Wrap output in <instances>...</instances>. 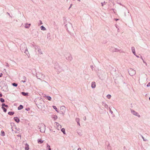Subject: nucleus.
Returning <instances> with one entry per match:
<instances>
[{
	"mask_svg": "<svg viewBox=\"0 0 150 150\" xmlns=\"http://www.w3.org/2000/svg\"><path fill=\"white\" fill-rule=\"evenodd\" d=\"M65 28L67 30L70 34L72 33L74 31V29L72 25L70 23L68 22L65 25Z\"/></svg>",
	"mask_w": 150,
	"mask_h": 150,
	"instance_id": "obj_1",
	"label": "nucleus"
},
{
	"mask_svg": "<svg viewBox=\"0 0 150 150\" xmlns=\"http://www.w3.org/2000/svg\"><path fill=\"white\" fill-rule=\"evenodd\" d=\"M110 51L112 52H122V50L120 49V48L117 47H111L110 48Z\"/></svg>",
	"mask_w": 150,
	"mask_h": 150,
	"instance_id": "obj_2",
	"label": "nucleus"
},
{
	"mask_svg": "<svg viewBox=\"0 0 150 150\" xmlns=\"http://www.w3.org/2000/svg\"><path fill=\"white\" fill-rule=\"evenodd\" d=\"M64 57L69 62L71 61L73 59L72 55L69 53H67L65 54L64 55Z\"/></svg>",
	"mask_w": 150,
	"mask_h": 150,
	"instance_id": "obj_3",
	"label": "nucleus"
},
{
	"mask_svg": "<svg viewBox=\"0 0 150 150\" xmlns=\"http://www.w3.org/2000/svg\"><path fill=\"white\" fill-rule=\"evenodd\" d=\"M38 127L40 129V131L41 132H44L45 130V126L43 124H39Z\"/></svg>",
	"mask_w": 150,
	"mask_h": 150,
	"instance_id": "obj_4",
	"label": "nucleus"
},
{
	"mask_svg": "<svg viewBox=\"0 0 150 150\" xmlns=\"http://www.w3.org/2000/svg\"><path fill=\"white\" fill-rule=\"evenodd\" d=\"M131 112L132 115L137 117H138L139 118L141 117V116L139 113L134 110H131Z\"/></svg>",
	"mask_w": 150,
	"mask_h": 150,
	"instance_id": "obj_5",
	"label": "nucleus"
},
{
	"mask_svg": "<svg viewBox=\"0 0 150 150\" xmlns=\"http://www.w3.org/2000/svg\"><path fill=\"white\" fill-rule=\"evenodd\" d=\"M129 74L131 76H133L136 74V71L133 69H130L129 71Z\"/></svg>",
	"mask_w": 150,
	"mask_h": 150,
	"instance_id": "obj_6",
	"label": "nucleus"
},
{
	"mask_svg": "<svg viewBox=\"0 0 150 150\" xmlns=\"http://www.w3.org/2000/svg\"><path fill=\"white\" fill-rule=\"evenodd\" d=\"M35 50L36 51H37L38 52L39 54H42V51L40 49V47L39 46H35Z\"/></svg>",
	"mask_w": 150,
	"mask_h": 150,
	"instance_id": "obj_7",
	"label": "nucleus"
},
{
	"mask_svg": "<svg viewBox=\"0 0 150 150\" xmlns=\"http://www.w3.org/2000/svg\"><path fill=\"white\" fill-rule=\"evenodd\" d=\"M66 108L64 106H62L61 107V114L64 115L65 112Z\"/></svg>",
	"mask_w": 150,
	"mask_h": 150,
	"instance_id": "obj_8",
	"label": "nucleus"
},
{
	"mask_svg": "<svg viewBox=\"0 0 150 150\" xmlns=\"http://www.w3.org/2000/svg\"><path fill=\"white\" fill-rule=\"evenodd\" d=\"M27 47L25 43L22 44L20 47L21 50L22 51L23 50Z\"/></svg>",
	"mask_w": 150,
	"mask_h": 150,
	"instance_id": "obj_9",
	"label": "nucleus"
},
{
	"mask_svg": "<svg viewBox=\"0 0 150 150\" xmlns=\"http://www.w3.org/2000/svg\"><path fill=\"white\" fill-rule=\"evenodd\" d=\"M131 50H132V53L134 54V55H136L135 50V48L134 47H131Z\"/></svg>",
	"mask_w": 150,
	"mask_h": 150,
	"instance_id": "obj_10",
	"label": "nucleus"
},
{
	"mask_svg": "<svg viewBox=\"0 0 150 150\" xmlns=\"http://www.w3.org/2000/svg\"><path fill=\"white\" fill-rule=\"evenodd\" d=\"M3 90L5 92H8V89L7 86H5L2 88Z\"/></svg>",
	"mask_w": 150,
	"mask_h": 150,
	"instance_id": "obj_11",
	"label": "nucleus"
},
{
	"mask_svg": "<svg viewBox=\"0 0 150 150\" xmlns=\"http://www.w3.org/2000/svg\"><path fill=\"white\" fill-rule=\"evenodd\" d=\"M96 87V83L95 82H93L91 83V87L92 88H95Z\"/></svg>",
	"mask_w": 150,
	"mask_h": 150,
	"instance_id": "obj_12",
	"label": "nucleus"
},
{
	"mask_svg": "<svg viewBox=\"0 0 150 150\" xmlns=\"http://www.w3.org/2000/svg\"><path fill=\"white\" fill-rule=\"evenodd\" d=\"M102 105L105 108H108V105L105 102H103L102 103Z\"/></svg>",
	"mask_w": 150,
	"mask_h": 150,
	"instance_id": "obj_13",
	"label": "nucleus"
},
{
	"mask_svg": "<svg viewBox=\"0 0 150 150\" xmlns=\"http://www.w3.org/2000/svg\"><path fill=\"white\" fill-rule=\"evenodd\" d=\"M29 146L28 144L26 143L25 144V150H29Z\"/></svg>",
	"mask_w": 150,
	"mask_h": 150,
	"instance_id": "obj_14",
	"label": "nucleus"
},
{
	"mask_svg": "<svg viewBox=\"0 0 150 150\" xmlns=\"http://www.w3.org/2000/svg\"><path fill=\"white\" fill-rule=\"evenodd\" d=\"M30 24H28L27 23H26L25 24V28H28L30 27Z\"/></svg>",
	"mask_w": 150,
	"mask_h": 150,
	"instance_id": "obj_15",
	"label": "nucleus"
},
{
	"mask_svg": "<svg viewBox=\"0 0 150 150\" xmlns=\"http://www.w3.org/2000/svg\"><path fill=\"white\" fill-rule=\"evenodd\" d=\"M129 13V12L128 10L126 8L125 10V12H124V16H127V15L126 14V13Z\"/></svg>",
	"mask_w": 150,
	"mask_h": 150,
	"instance_id": "obj_16",
	"label": "nucleus"
},
{
	"mask_svg": "<svg viewBox=\"0 0 150 150\" xmlns=\"http://www.w3.org/2000/svg\"><path fill=\"white\" fill-rule=\"evenodd\" d=\"M46 150H51L50 146L48 144H47Z\"/></svg>",
	"mask_w": 150,
	"mask_h": 150,
	"instance_id": "obj_17",
	"label": "nucleus"
},
{
	"mask_svg": "<svg viewBox=\"0 0 150 150\" xmlns=\"http://www.w3.org/2000/svg\"><path fill=\"white\" fill-rule=\"evenodd\" d=\"M14 120L17 122L18 123L20 121V120L19 118H18L17 117H14Z\"/></svg>",
	"mask_w": 150,
	"mask_h": 150,
	"instance_id": "obj_18",
	"label": "nucleus"
},
{
	"mask_svg": "<svg viewBox=\"0 0 150 150\" xmlns=\"http://www.w3.org/2000/svg\"><path fill=\"white\" fill-rule=\"evenodd\" d=\"M38 142L39 143L42 144L43 142L44 141L42 140L41 139H39L38 140Z\"/></svg>",
	"mask_w": 150,
	"mask_h": 150,
	"instance_id": "obj_19",
	"label": "nucleus"
},
{
	"mask_svg": "<svg viewBox=\"0 0 150 150\" xmlns=\"http://www.w3.org/2000/svg\"><path fill=\"white\" fill-rule=\"evenodd\" d=\"M23 79L24 80V81L22 80L21 82H22L23 83H25L26 81V78L25 76H23Z\"/></svg>",
	"mask_w": 150,
	"mask_h": 150,
	"instance_id": "obj_20",
	"label": "nucleus"
},
{
	"mask_svg": "<svg viewBox=\"0 0 150 150\" xmlns=\"http://www.w3.org/2000/svg\"><path fill=\"white\" fill-rule=\"evenodd\" d=\"M24 53L27 55L29 54L28 52V49L27 47L25 49V51L24 52Z\"/></svg>",
	"mask_w": 150,
	"mask_h": 150,
	"instance_id": "obj_21",
	"label": "nucleus"
},
{
	"mask_svg": "<svg viewBox=\"0 0 150 150\" xmlns=\"http://www.w3.org/2000/svg\"><path fill=\"white\" fill-rule=\"evenodd\" d=\"M40 29L42 30H46V28L43 25H42L41 26Z\"/></svg>",
	"mask_w": 150,
	"mask_h": 150,
	"instance_id": "obj_22",
	"label": "nucleus"
},
{
	"mask_svg": "<svg viewBox=\"0 0 150 150\" xmlns=\"http://www.w3.org/2000/svg\"><path fill=\"white\" fill-rule=\"evenodd\" d=\"M52 118H53L54 120H55L57 118V116L55 115H53L52 116Z\"/></svg>",
	"mask_w": 150,
	"mask_h": 150,
	"instance_id": "obj_23",
	"label": "nucleus"
},
{
	"mask_svg": "<svg viewBox=\"0 0 150 150\" xmlns=\"http://www.w3.org/2000/svg\"><path fill=\"white\" fill-rule=\"evenodd\" d=\"M23 106L21 105H20L18 107V110H21V109H23Z\"/></svg>",
	"mask_w": 150,
	"mask_h": 150,
	"instance_id": "obj_24",
	"label": "nucleus"
},
{
	"mask_svg": "<svg viewBox=\"0 0 150 150\" xmlns=\"http://www.w3.org/2000/svg\"><path fill=\"white\" fill-rule=\"evenodd\" d=\"M14 113L13 112H9L8 114L9 115H12L14 114Z\"/></svg>",
	"mask_w": 150,
	"mask_h": 150,
	"instance_id": "obj_25",
	"label": "nucleus"
},
{
	"mask_svg": "<svg viewBox=\"0 0 150 150\" xmlns=\"http://www.w3.org/2000/svg\"><path fill=\"white\" fill-rule=\"evenodd\" d=\"M57 126L58 129V130L60 129L61 128V126L60 125H59L58 123H57Z\"/></svg>",
	"mask_w": 150,
	"mask_h": 150,
	"instance_id": "obj_26",
	"label": "nucleus"
},
{
	"mask_svg": "<svg viewBox=\"0 0 150 150\" xmlns=\"http://www.w3.org/2000/svg\"><path fill=\"white\" fill-rule=\"evenodd\" d=\"M53 108L56 111H57V112H59L58 111V110H57V108H56V106H53Z\"/></svg>",
	"mask_w": 150,
	"mask_h": 150,
	"instance_id": "obj_27",
	"label": "nucleus"
},
{
	"mask_svg": "<svg viewBox=\"0 0 150 150\" xmlns=\"http://www.w3.org/2000/svg\"><path fill=\"white\" fill-rule=\"evenodd\" d=\"M1 135L2 136H4L5 135V133L3 131H1Z\"/></svg>",
	"mask_w": 150,
	"mask_h": 150,
	"instance_id": "obj_28",
	"label": "nucleus"
},
{
	"mask_svg": "<svg viewBox=\"0 0 150 150\" xmlns=\"http://www.w3.org/2000/svg\"><path fill=\"white\" fill-rule=\"evenodd\" d=\"M61 131L64 134H65V129L64 128L61 129Z\"/></svg>",
	"mask_w": 150,
	"mask_h": 150,
	"instance_id": "obj_29",
	"label": "nucleus"
},
{
	"mask_svg": "<svg viewBox=\"0 0 150 150\" xmlns=\"http://www.w3.org/2000/svg\"><path fill=\"white\" fill-rule=\"evenodd\" d=\"M106 97L108 99H109L111 98V96L110 94H108L107 96Z\"/></svg>",
	"mask_w": 150,
	"mask_h": 150,
	"instance_id": "obj_30",
	"label": "nucleus"
},
{
	"mask_svg": "<svg viewBox=\"0 0 150 150\" xmlns=\"http://www.w3.org/2000/svg\"><path fill=\"white\" fill-rule=\"evenodd\" d=\"M22 94L23 95V96H26L27 95H28V93H25L24 92H22Z\"/></svg>",
	"mask_w": 150,
	"mask_h": 150,
	"instance_id": "obj_31",
	"label": "nucleus"
},
{
	"mask_svg": "<svg viewBox=\"0 0 150 150\" xmlns=\"http://www.w3.org/2000/svg\"><path fill=\"white\" fill-rule=\"evenodd\" d=\"M47 99L48 100H51V98L50 96H47Z\"/></svg>",
	"mask_w": 150,
	"mask_h": 150,
	"instance_id": "obj_32",
	"label": "nucleus"
},
{
	"mask_svg": "<svg viewBox=\"0 0 150 150\" xmlns=\"http://www.w3.org/2000/svg\"><path fill=\"white\" fill-rule=\"evenodd\" d=\"M2 108L3 109V111L4 112H6V109L5 108L2 107Z\"/></svg>",
	"mask_w": 150,
	"mask_h": 150,
	"instance_id": "obj_33",
	"label": "nucleus"
},
{
	"mask_svg": "<svg viewBox=\"0 0 150 150\" xmlns=\"http://www.w3.org/2000/svg\"><path fill=\"white\" fill-rule=\"evenodd\" d=\"M76 120L77 122H79L80 119L79 118H76Z\"/></svg>",
	"mask_w": 150,
	"mask_h": 150,
	"instance_id": "obj_34",
	"label": "nucleus"
},
{
	"mask_svg": "<svg viewBox=\"0 0 150 150\" xmlns=\"http://www.w3.org/2000/svg\"><path fill=\"white\" fill-rule=\"evenodd\" d=\"M0 100L1 101V102L2 103H3L4 102V99L2 98H0Z\"/></svg>",
	"mask_w": 150,
	"mask_h": 150,
	"instance_id": "obj_35",
	"label": "nucleus"
},
{
	"mask_svg": "<svg viewBox=\"0 0 150 150\" xmlns=\"http://www.w3.org/2000/svg\"><path fill=\"white\" fill-rule=\"evenodd\" d=\"M2 107H4V106L6 107H8V105H6L4 103H3L2 105Z\"/></svg>",
	"mask_w": 150,
	"mask_h": 150,
	"instance_id": "obj_36",
	"label": "nucleus"
},
{
	"mask_svg": "<svg viewBox=\"0 0 150 150\" xmlns=\"http://www.w3.org/2000/svg\"><path fill=\"white\" fill-rule=\"evenodd\" d=\"M17 84L15 83H12V85L16 87L17 86Z\"/></svg>",
	"mask_w": 150,
	"mask_h": 150,
	"instance_id": "obj_37",
	"label": "nucleus"
},
{
	"mask_svg": "<svg viewBox=\"0 0 150 150\" xmlns=\"http://www.w3.org/2000/svg\"><path fill=\"white\" fill-rule=\"evenodd\" d=\"M115 27H116V28L117 29V31L118 32H120V29L119 28H118L117 26V25H115Z\"/></svg>",
	"mask_w": 150,
	"mask_h": 150,
	"instance_id": "obj_38",
	"label": "nucleus"
},
{
	"mask_svg": "<svg viewBox=\"0 0 150 150\" xmlns=\"http://www.w3.org/2000/svg\"><path fill=\"white\" fill-rule=\"evenodd\" d=\"M101 5L102 6H103L104 5H105V2H102L101 3Z\"/></svg>",
	"mask_w": 150,
	"mask_h": 150,
	"instance_id": "obj_39",
	"label": "nucleus"
},
{
	"mask_svg": "<svg viewBox=\"0 0 150 150\" xmlns=\"http://www.w3.org/2000/svg\"><path fill=\"white\" fill-rule=\"evenodd\" d=\"M142 138L143 139L144 141H146L147 140L146 139H144V137L143 136H142Z\"/></svg>",
	"mask_w": 150,
	"mask_h": 150,
	"instance_id": "obj_40",
	"label": "nucleus"
},
{
	"mask_svg": "<svg viewBox=\"0 0 150 150\" xmlns=\"http://www.w3.org/2000/svg\"><path fill=\"white\" fill-rule=\"evenodd\" d=\"M141 58L142 59V60L143 63H144V64L145 63H146V62L144 61V60H143V58H142V57H141Z\"/></svg>",
	"mask_w": 150,
	"mask_h": 150,
	"instance_id": "obj_41",
	"label": "nucleus"
},
{
	"mask_svg": "<svg viewBox=\"0 0 150 150\" xmlns=\"http://www.w3.org/2000/svg\"><path fill=\"white\" fill-rule=\"evenodd\" d=\"M150 86V82H149L147 85V87H149Z\"/></svg>",
	"mask_w": 150,
	"mask_h": 150,
	"instance_id": "obj_42",
	"label": "nucleus"
},
{
	"mask_svg": "<svg viewBox=\"0 0 150 150\" xmlns=\"http://www.w3.org/2000/svg\"><path fill=\"white\" fill-rule=\"evenodd\" d=\"M7 13L9 16L10 17L12 18V16L10 15V14L9 13L7 12Z\"/></svg>",
	"mask_w": 150,
	"mask_h": 150,
	"instance_id": "obj_43",
	"label": "nucleus"
},
{
	"mask_svg": "<svg viewBox=\"0 0 150 150\" xmlns=\"http://www.w3.org/2000/svg\"><path fill=\"white\" fill-rule=\"evenodd\" d=\"M47 37H50V33H48L47 34Z\"/></svg>",
	"mask_w": 150,
	"mask_h": 150,
	"instance_id": "obj_44",
	"label": "nucleus"
},
{
	"mask_svg": "<svg viewBox=\"0 0 150 150\" xmlns=\"http://www.w3.org/2000/svg\"><path fill=\"white\" fill-rule=\"evenodd\" d=\"M91 67L92 69V70H93V66H91Z\"/></svg>",
	"mask_w": 150,
	"mask_h": 150,
	"instance_id": "obj_45",
	"label": "nucleus"
},
{
	"mask_svg": "<svg viewBox=\"0 0 150 150\" xmlns=\"http://www.w3.org/2000/svg\"><path fill=\"white\" fill-rule=\"evenodd\" d=\"M57 70L59 71V72H60L61 71V69H60L59 68V69H57Z\"/></svg>",
	"mask_w": 150,
	"mask_h": 150,
	"instance_id": "obj_46",
	"label": "nucleus"
},
{
	"mask_svg": "<svg viewBox=\"0 0 150 150\" xmlns=\"http://www.w3.org/2000/svg\"><path fill=\"white\" fill-rule=\"evenodd\" d=\"M3 74L1 73L0 74V77L2 76Z\"/></svg>",
	"mask_w": 150,
	"mask_h": 150,
	"instance_id": "obj_47",
	"label": "nucleus"
},
{
	"mask_svg": "<svg viewBox=\"0 0 150 150\" xmlns=\"http://www.w3.org/2000/svg\"><path fill=\"white\" fill-rule=\"evenodd\" d=\"M114 20L115 21H117L118 20H119V19H117V18H115V19H114Z\"/></svg>",
	"mask_w": 150,
	"mask_h": 150,
	"instance_id": "obj_48",
	"label": "nucleus"
},
{
	"mask_svg": "<svg viewBox=\"0 0 150 150\" xmlns=\"http://www.w3.org/2000/svg\"><path fill=\"white\" fill-rule=\"evenodd\" d=\"M39 22H40V23L41 24H42V22L41 21V20L39 21Z\"/></svg>",
	"mask_w": 150,
	"mask_h": 150,
	"instance_id": "obj_49",
	"label": "nucleus"
},
{
	"mask_svg": "<svg viewBox=\"0 0 150 150\" xmlns=\"http://www.w3.org/2000/svg\"><path fill=\"white\" fill-rule=\"evenodd\" d=\"M72 4H71V5H70V6L69 7V9H70V8L71 7V6H72Z\"/></svg>",
	"mask_w": 150,
	"mask_h": 150,
	"instance_id": "obj_50",
	"label": "nucleus"
},
{
	"mask_svg": "<svg viewBox=\"0 0 150 150\" xmlns=\"http://www.w3.org/2000/svg\"><path fill=\"white\" fill-rule=\"evenodd\" d=\"M137 57L139 58V57L136 54V55H135Z\"/></svg>",
	"mask_w": 150,
	"mask_h": 150,
	"instance_id": "obj_51",
	"label": "nucleus"
},
{
	"mask_svg": "<svg viewBox=\"0 0 150 150\" xmlns=\"http://www.w3.org/2000/svg\"><path fill=\"white\" fill-rule=\"evenodd\" d=\"M77 150H81V149L80 148H79Z\"/></svg>",
	"mask_w": 150,
	"mask_h": 150,
	"instance_id": "obj_52",
	"label": "nucleus"
},
{
	"mask_svg": "<svg viewBox=\"0 0 150 150\" xmlns=\"http://www.w3.org/2000/svg\"><path fill=\"white\" fill-rule=\"evenodd\" d=\"M77 124H78V125L80 126V123H79V122H77Z\"/></svg>",
	"mask_w": 150,
	"mask_h": 150,
	"instance_id": "obj_53",
	"label": "nucleus"
},
{
	"mask_svg": "<svg viewBox=\"0 0 150 150\" xmlns=\"http://www.w3.org/2000/svg\"><path fill=\"white\" fill-rule=\"evenodd\" d=\"M2 96V94L0 93V97H1Z\"/></svg>",
	"mask_w": 150,
	"mask_h": 150,
	"instance_id": "obj_54",
	"label": "nucleus"
},
{
	"mask_svg": "<svg viewBox=\"0 0 150 150\" xmlns=\"http://www.w3.org/2000/svg\"><path fill=\"white\" fill-rule=\"evenodd\" d=\"M146 65V66L147 65V63L146 62V63H145Z\"/></svg>",
	"mask_w": 150,
	"mask_h": 150,
	"instance_id": "obj_55",
	"label": "nucleus"
},
{
	"mask_svg": "<svg viewBox=\"0 0 150 150\" xmlns=\"http://www.w3.org/2000/svg\"><path fill=\"white\" fill-rule=\"evenodd\" d=\"M79 1H80V0H77Z\"/></svg>",
	"mask_w": 150,
	"mask_h": 150,
	"instance_id": "obj_56",
	"label": "nucleus"
},
{
	"mask_svg": "<svg viewBox=\"0 0 150 150\" xmlns=\"http://www.w3.org/2000/svg\"><path fill=\"white\" fill-rule=\"evenodd\" d=\"M149 99L150 100V97L149 98Z\"/></svg>",
	"mask_w": 150,
	"mask_h": 150,
	"instance_id": "obj_57",
	"label": "nucleus"
},
{
	"mask_svg": "<svg viewBox=\"0 0 150 150\" xmlns=\"http://www.w3.org/2000/svg\"><path fill=\"white\" fill-rule=\"evenodd\" d=\"M120 4V5H121V3H120V4Z\"/></svg>",
	"mask_w": 150,
	"mask_h": 150,
	"instance_id": "obj_58",
	"label": "nucleus"
},
{
	"mask_svg": "<svg viewBox=\"0 0 150 150\" xmlns=\"http://www.w3.org/2000/svg\"><path fill=\"white\" fill-rule=\"evenodd\" d=\"M86 117H85V118H84L85 120H86Z\"/></svg>",
	"mask_w": 150,
	"mask_h": 150,
	"instance_id": "obj_59",
	"label": "nucleus"
},
{
	"mask_svg": "<svg viewBox=\"0 0 150 150\" xmlns=\"http://www.w3.org/2000/svg\"><path fill=\"white\" fill-rule=\"evenodd\" d=\"M86 117H85V118H84L85 120H86Z\"/></svg>",
	"mask_w": 150,
	"mask_h": 150,
	"instance_id": "obj_60",
	"label": "nucleus"
},
{
	"mask_svg": "<svg viewBox=\"0 0 150 150\" xmlns=\"http://www.w3.org/2000/svg\"><path fill=\"white\" fill-rule=\"evenodd\" d=\"M111 112H112V111H111Z\"/></svg>",
	"mask_w": 150,
	"mask_h": 150,
	"instance_id": "obj_61",
	"label": "nucleus"
},
{
	"mask_svg": "<svg viewBox=\"0 0 150 150\" xmlns=\"http://www.w3.org/2000/svg\"><path fill=\"white\" fill-rule=\"evenodd\" d=\"M111 112H112V111H111Z\"/></svg>",
	"mask_w": 150,
	"mask_h": 150,
	"instance_id": "obj_62",
	"label": "nucleus"
},
{
	"mask_svg": "<svg viewBox=\"0 0 150 150\" xmlns=\"http://www.w3.org/2000/svg\"><path fill=\"white\" fill-rule=\"evenodd\" d=\"M12 127H11V129H12V130H12Z\"/></svg>",
	"mask_w": 150,
	"mask_h": 150,
	"instance_id": "obj_63",
	"label": "nucleus"
},
{
	"mask_svg": "<svg viewBox=\"0 0 150 150\" xmlns=\"http://www.w3.org/2000/svg\"><path fill=\"white\" fill-rule=\"evenodd\" d=\"M73 1H74L75 0H73Z\"/></svg>",
	"mask_w": 150,
	"mask_h": 150,
	"instance_id": "obj_64",
	"label": "nucleus"
}]
</instances>
